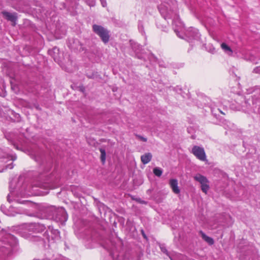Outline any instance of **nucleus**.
Listing matches in <instances>:
<instances>
[{
  "label": "nucleus",
  "instance_id": "obj_1",
  "mask_svg": "<svg viewBox=\"0 0 260 260\" xmlns=\"http://www.w3.org/2000/svg\"><path fill=\"white\" fill-rule=\"evenodd\" d=\"M17 244V239L12 235L6 234L4 235L1 239V258L11 256Z\"/></svg>",
  "mask_w": 260,
  "mask_h": 260
},
{
  "label": "nucleus",
  "instance_id": "obj_2",
  "mask_svg": "<svg viewBox=\"0 0 260 260\" xmlns=\"http://www.w3.org/2000/svg\"><path fill=\"white\" fill-rule=\"evenodd\" d=\"M123 243L122 240L117 236L114 239L107 240L103 244V246L106 249L111 251V254H114V251L121 249Z\"/></svg>",
  "mask_w": 260,
  "mask_h": 260
},
{
  "label": "nucleus",
  "instance_id": "obj_3",
  "mask_svg": "<svg viewBox=\"0 0 260 260\" xmlns=\"http://www.w3.org/2000/svg\"><path fill=\"white\" fill-rule=\"evenodd\" d=\"M93 31L98 35L104 43H107L109 40V31L101 25L94 24L92 26Z\"/></svg>",
  "mask_w": 260,
  "mask_h": 260
},
{
  "label": "nucleus",
  "instance_id": "obj_4",
  "mask_svg": "<svg viewBox=\"0 0 260 260\" xmlns=\"http://www.w3.org/2000/svg\"><path fill=\"white\" fill-rule=\"evenodd\" d=\"M193 178L201 184L202 191L207 194L209 189V181L207 178L200 174H197L193 177Z\"/></svg>",
  "mask_w": 260,
  "mask_h": 260
},
{
  "label": "nucleus",
  "instance_id": "obj_5",
  "mask_svg": "<svg viewBox=\"0 0 260 260\" xmlns=\"http://www.w3.org/2000/svg\"><path fill=\"white\" fill-rule=\"evenodd\" d=\"M191 152L198 159L203 161L207 160L206 153L203 148L194 146Z\"/></svg>",
  "mask_w": 260,
  "mask_h": 260
},
{
  "label": "nucleus",
  "instance_id": "obj_6",
  "mask_svg": "<svg viewBox=\"0 0 260 260\" xmlns=\"http://www.w3.org/2000/svg\"><path fill=\"white\" fill-rule=\"evenodd\" d=\"M169 185L173 192L175 194H179L180 190L178 186V181L175 179H171L169 181Z\"/></svg>",
  "mask_w": 260,
  "mask_h": 260
},
{
  "label": "nucleus",
  "instance_id": "obj_7",
  "mask_svg": "<svg viewBox=\"0 0 260 260\" xmlns=\"http://www.w3.org/2000/svg\"><path fill=\"white\" fill-rule=\"evenodd\" d=\"M2 13L6 19L13 22V26L15 25L17 20L16 13H11L7 12H3Z\"/></svg>",
  "mask_w": 260,
  "mask_h": 260
},
{
  "label": "nucleus",
  "instance_id": "obj_8",
  "mask_svg": "<svg viewBox=\"0 0 260 260\" xmlns=\"http://www.w3.org/2000/svg\"><path fill=\"white\" fill-rule=\"evenodd\" d=\"M171 260H186V256L175 251H171V254L169 257Z\"/></svg>",
  "mask_w": 260,
  "mask_h": 260
},
{
  "label": "nucleus",
  "instance_id": "obj_9",
  "mask_svg": "<svg viewBox=\"0 0 260 260\" xmlns=\"http://www.w3.org/2000/svg\"><path fill=\"white\" fill-rule=\"evenodd\" d=\"M152 157L151 153H146L141 156V160L143 164L145 165L151 161Z\"/></svg>",
  "mask_w": 260,
  "mask_h": 260
},
{
  "label": "nucleus",
  "instance_id": "obj_10",
  "mask_svg": "<svg viewBox=\"0 0 260 260\" xmlns=\"http://www.w3.org/2000/svg\"><path fill=\"white\" fill-rule=\"evenodd\" d=\"M200 234L205 241H206L208 244L211 245L214 244V240L213 239L210 237L207 236L205 235L202 231L200 232Z\"/></svg>",
  "mask_w": 260,
  "mask_h": 260
},
{
  "label": "nucleus",
  "instance_id": "obj_11",
  "mask_svg": "<svg viewBox=\"0 0 260 260\" xmlns=\"http://www.w3.org/2000/svg\"><path fill=\"white\" fill-rule=\"evenodd\" d=\"M159 248L161 250V251L165 254L166 255H167L168 257L171 255V251H169L165 244H159Z\"/></svg>",
  "mask_w": 260,
  "mask_h": 260
},
{
  "label": "nucleus",
  "instance_id": "obj_12",
  "mask_svg": "<svg viewBox=\"0 0 260 260\" xmlns=\"http://www.w3.org/2000/svg\"><path fill=\"white\" fill-rule=\"evenodd\" d=\"M99 150L101 152V156H100L101 160L102 162L103 163V164H104L105 163L106 159V151L104 149L102 148H100L99 149Z\"/></svg>",
  "mask_w": 260,
  "mask_h": 260
},
{
  "label": "nucleus",
  "instance_id": "obj_13",
  "mask_svg": "<svg viewBox=\"0 0 260 260\" xmlns=\"http://www.w3.org/2000/svg\"><path fill=\"white\" fill-rule=\"evenodd\" d=\"M221 48L222 50L225 51H229L231 53V54L233 53L232 49L225 43H222L221 45Z\"/></svg>",
  "mask_w": 260,
  "mask_h": 260
},
{
  "label": "nucleus",
  "instance_id": "obj_14",
  "mask_svg": "<svg viewBox=\"0 0 260 260\" xmlns=\"http://www.w3.org/2000/svg\"><path fill=\"white\" fill-rule=\"evenodd\" d=\"M153 172L154 175L157 177H160L162 173V170L158 168H154L153 170Z\"/></svg>",
  "mask_w": 260,
  "mask_h": 260
},
{
  "label": "nucleus",
  "instance_id": "obj_15",
  "mask_svg": "<svg viewBox=\"0 0 260 260\" xmlns=\"http://www.w3.org/2000/svg\"><path fill=\"white\" fill-rule=\"evenodd\" d=\"M137 137L140 140L143 141V142H146L147 141V138H144L141 136L140 135H137Z\"/></svg>",
  "mask_w": 260,
  "mask_h": 260
},
{
  "label": "nucleus",
  "instance_id": "obj_16",
  "mask_svg": "<svg viewBox=\"0 0 260 260\" xmlns=\"http://www.w3.org/2000/svg\"><path fill=\"white\" fill-rule=\"evenodd\" d=\"M83 229H76V230L75 231V234L77 235L78 237L79 238H81L82 236L80 235H78V233L81 232L80 231V230H82Z\"/></svg>",
  "mask_w": 260,
  "mask_h": 260
},
{
  "label": "nucleus",
  "instance_id": "obj_17",
  "mask_svg": "<svg viewBox=\"0 0 260 260\" xmlns=\"http://www.w3.org/2000/svg\"><path fill=\"white\" fill-rule=\"evenodd\" d=\"M50 230L51 233H56L57 234H59V232L58 231L57 229H49Z\"/></svg>",
  "mask_w": 260,
  "mask_h": 260
},
{
  "label": "nucleus",
  "instance_id": "obj_18",
  "mask_svg": "<svg viewBox=\"0 0 260 260\" xmlns=\"http://www.w3.org/2000/svg\"><path fill=\"white\" fill-rule=\"evenodd\" d=\"M141 233H142V235H143V237H144L145 239H147V237H146V234H145V233H144V231L142 229V230H141Z\"/></svg>",
  "mask_w": 260,
  "mask_h": 260
},
{
  "label": "nucleus",
  "instance_id": "obj_19",
  "mask_svg": "<svg viewBox=\"0 0 260 260\" xmlns=\"http://www.w3.org/2000/svg\"><path fill=\"white\" fill-rule=\"evenodd\" d=\"M220 112L221 114H222L223 115H225L224 113H223L222 111H220Z\"/></svg>",
  "mask_w": 260,
  "mask_h": 260
},
{
  "label": "nucleus",
  "instance_id": "obj_20",
  "mask_svg": "<svg viewBox=\"0 0 260 260\" xmlns=\"http://www.w3.org/2000/svg\"><path fill=\"white\" fill-rule=\"evenodd\" d=\"M24 237H25V238H28V237L26 236H24Z\"/></svg>",
  "mask_w": 260,
  "mask_h": 260
}]
</instances>
